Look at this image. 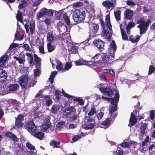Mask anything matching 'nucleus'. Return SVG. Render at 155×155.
<instances>
[{"instance_id": "32", "label": "nucleus", "mask_w": 155, "mask_h": 155, "mask_svg": "<svg viewBox=\"0 0 155 155\" xmlns=\"http://www.w3.org/2000/svg\"><path fill=\"white\" fill-rule=\"evenodd\" d=\"M26 55L28 57V59L29 61L30 64H33L34 63V61L32 54L31 53L28 52L26 53Z\"/></svg>"}, {"instance_id": "56", "label": "nucleus", "mask_w": 155, "mask_h": 155, "mask_svg": "<svg viewBox=\"0 0 155 155\" xmlns=\"http://www.w3.org/2000/svg\"><path fill=\"white\" fill-rule=\"evenodd\" d=\"M55 94L56 96V99L59 100L60 99V96L61 95L60 91L58 90L55 91Z\"/></svg>"}, {"instance_id": "58", "label": "nucleus", "mask_w": 155, "mask_h": 155, "mask_svg": "<svg viewBox=\"0 0 155 155\" xmlns=\"http://www.w3.org/2000/svg\"><path fill=\"white\" fill-rule=\"evenodd\" d=\"M154 111L152 110L150 111V117L151 120H153L155 117Z\"/></svg>"}, {"instance_id": "14", "label": "nucleus", "mask_w": 155, "mask_h": 155, "mask_svg": "<svg viewBox=\"0 0 155 155\" xmlns=\"http://www.w3.org/2000/svg\"><path fill=\"white\" fill-rule=\"evenodd\" d=\"M5 135L6 137L12 139L15 142H17L18 140L15 135L10 132H6L5 133Z\"/></svg>"}, {"instance_id": "41", "label": "nucleus", "mask_w": 155, "mask_h": 155, "mask_svg": "<svg viewBox=\"0 0 155 155\" xmlns=\"http://www.w3.org/2000/svg\"><path fill=\"white\" fill-rule=\"evenodd\" d=\"M7 60V58L6 56L5 55H3L0 58V67L4 64L6 62Z\"/></svg>"}, {"instance_id": "12", "label": "nucleus", "mask_w": 155, "mask_h": 155, "mask_svg": "<svg viewBox=\"0 0 155 155\" xmlns=\"http://www.w3.org/2000/svg\"><path fill=\"white\" fill-rule=\"evenodd\" d=\"M124 17L126 19H131L133 16L132 11L130 9H127L124 12Z\"/></svg>"}, {"instance_id": "45", "label": "nucleus", "mask_w": 155, "mask_h": 155, "mask_svg": "<svg viewBox=\"0 0 155 155\" xmlns=\"http://www.w3.org/2000/svg\"><path fill=\"white\" fill-rule=\"evenodd\" d=\"M36 82L37 81H35V79H33L31 80H30L29 84H28V88L31 87V86L34 87Z\"/></svg>"}, {"instance_id": "23", "label": "nucleus", "mask_w": 155, "mask_h": 155, "mask_svg": "<svg viewBox=\"0 0 155 155\" xmlns=\"http://www.w3.org/2000/svg\"><path fill=\"white\" fill-rule=\"evenodd\" d=\"M62 17L63 18L64 21L66 22V24L68 25H70V21L69 19V17L68 16L66 12H64L62 14Z\"/></svg>"}, {"instance_id": "18", "label": "nucleus", "mask_w": 155, "mask_h": 155, "mask_svg": "<svg viewBox=\"0 0 155 155\" xmlns=\"http://www.w3.org/2000/svg\"><path fill=\"white\" fill-rule=\"evenodd\" d=\"M105 21L106 25L111 32V31H112V26L110 23V17L109 15H107L106 16Z\"/></svg>"}, {"instance_id": "38", "label": "nucleus", "mask_w": 155, "mask_h": 155, "mask_svg": "<svg viewBox=\"0 0 155 155\" xmlns=\"http://www.w3.org/2000/svg\"><path fill=\"white\" fill-rule=\"evenodd\" d=\"M23 125V123L22 122L15 121L14 128L15 129L21 128L22 127Z\"/></svg>"}, {"instance_id": "11", "label": "nucleus", "mask_w": 155, "mask_h": 155, "mask_svg": "<svg viewBox=\"0 0 155 155\" xmlns=\"http://www.w3.org/2000/svg\"><path fill=\"white\" fill-rule=\"evenodd\" d=\"M102 4L104 7L107 8V9H110L111 8V10H112L115 6L114 4L110 1L105 0L102 2Z\"/></svg>"}, {"instance_id": "15", "label": "nucleus", "mask_w": 155, "mask_h": 155, "mask_svg": "<svg viewBox=\"0 0 155 155\" xmlns=\"http://www.w3.org/2000/svg\"><path fill=\"white\" fill-rule=\"evenodd\" d=\"M129 122L131 126H134L137 122V118L135 117V115L132 112L131 113Z\"/></svg>"}, {"instance_id": "35", "label": "nucleus", "mask_w": 155, "mask_h": 155, "mask_svg": "<svg viewBox=\"0 0 155 155\" xmlns=\"http://www.w3.org/2000/svg\"><path fill=\"white\" fill-rule=\"evenodd\" d=\"M121 12L120 10H117V11H114V15L116 20L118 21L120 19Z\"/></svg>"}, {"instance_id": "10", "label": "nucleus", "mask_w": 155, "mask_h": 155, "mask_svg": "<svg viewBox=\"0 0 155 155\" xmlns=\"http://www.w3.org/2000/svg\"><path fill=\"white\" fill-rule=\"evenodd\" d=\"M120 95L118 93H116L114 98L107 97L106 100L109 101L112 105H114L115 103H117L119 98Z\"/></svg>"}, {"instance_id": "26", "label": "nucleus", "mask_w": 155, "mask_h": 155, "mask_svg": "<svg viewBox=\"0 0 155 155\" xmlns=\"http://www.w3.org/2000/svg\"><path fill=\"white\" fill-rule=\"evenodd\" d=\"M120 29L123 40H128V37L127 35L122 28L121 25H120Z\"/></svg>"}, {"instance_id": "40", "label": "nucleus", "mask_w": 155, "mask_h": 155, "mask_svg": "<svg viewBox=\"0 0 155 155\" xmlns=\"http://www.w3.org/2000/svg\"><path fill=\"white\" fill-rule=\"evenodd\" d=\"M110 47L112 48L113 50L112 54H114V52L117 49L116 45L115 42L114 40L112 41L111 43L110 44Z\"/></svg>"}, {"instance_id": "9", "label": "nucleus", "mask_w": 155, "mask_h": 155, "mask_svg": "<svg viewBox=\"0 0 155 155\" xmlns=\"http://www.w3.org/2000/svg\"><path fill=\"white\" fill-rule=\"evenodd\" d=\"M102 55L101 53H97L95 54V55L93 56L91 58V60L90 61H91L92 63V64H91V67L92 66H96L97 64L100 63L99 62V61L100 60H99L98 61H96V60H98L99 58Z\"/></svg>"}, {"instance_id": "49", "label": "nucleus", "mask_w": 155, "mask_h": 155, "mask_svg": "<svg viewBox=\"0 0 155 155\" xmlns=\"http://www.w3.org/2000/svg\"><path fill=\"white\" fill-rule=\"evenodd\" d=\"M135 26V24L133 22H129L127 26L126 27V29H130L133 27H134Z\"/></svg>"}, {"instance_id": "27", "label": "nucleus", "mask_w": 155, "mask_h": 155, "mask_svg": "<svg viewBox=\"0 0 155 155\" xmlns=\"http://www.w3.org/2000/svg\"><path fill=\"white\" fill-rule=\"evenodd\" d=\"M140 38V36L138 35H137L135 38L132 35H131L130 37L129 40L133 43L137 42Z\"/></svg>"}, {"instance_id": "55", "label": "nucleus", "mask_w": 155, "mask_h": 155, "mask_svg": "<svg viewBox=\"0 0 155 155\" xmlns=\"http://www.w3.org/2000/svg\"><path fill=\"white\" fill-rule=\"evenodd\" d=\"M125 141V140H124V141L120 144V146L124 147H128L129 146V143L127 142H124Z\"/></svg>"}, {"instance_id": "60", "label": "nucleus", "mask_w": 155, "mask_h": 155, "mask_svg": "<svg viewBox=\"0 0 155 155\" xmlns=\"http://www.w3.org/2000/svg\"><path fill=\"white\" fill-rule=\"evenodd\" d=\"M155 68L153 65H150L149 67V74H152L155 71Z\"/></svg>"}, {"instance_id": "52", "label": "nucleus", "mask_w": 155, "mask_h": 155, "mask_svg": "<svg viewBox=\"0 0 155 155\" xmlns=\"http://www.w3.org/2000/svg\"><path fill=\"white\" fill-rule=\"evenodd\" d=\"M27 147L29 149L34 150H35V147L31 143L27 142L26 143Z\"/></svg>"}, {"instance_id": "22", "label": "nucleus", "mask_w": 155, "mask_h": 155, "mask_svg": "<svg viewBox=\"0 0 155 155\" xmlns=\"http://www.w3.org/2000/svg\"><path fill=\"white\" fill-rule=\"evenodd\" d=\"M35 137L40 140H42L44 137V133L41 132H36L33 135Z\"/></svg>"}, {"instance_id": "25", "label": "nucleus", "mask_w": 155, "mask_h": 155, "mask_svg": "<svg viewBox=\"0 0 155 155\" xmlns=\"http://www.w3.org/2000/svg\"><path fill=\"white\" fill-rule=\"evenodd\" d=\"M68 49L69 51L71 54H75L78 51L76 47L73 45L70 46V47L68 48Z\"/></svg>"}, {"instance_id": "63", "label": "nucleus", "mask_w": 155, "mask_h": 155, "mask_svg": "<svg viewBox=\"0 0 155 155\" xmlns=\"http://www.w3.org/2000/svg\"><path fill=\"white\" fill-rule=\"evenodd\" d=\"M24 47L26 50L29 51H31V48H30L29 45L28 44H24Z\"/></svg>"}, {"instance_id": "29", "label": "nucleus", "mask_w": 155, "mask_h": 155, "mask_svg": "<svg viewBox=\"0 0 155 155\" xmlns=\"http://www.w3.org/2000/svg\"><path fill=\"white\" fill-rule=\"evenodd\" d=\"M59 110V106L56 104L53 105L51 109V112L53 114H56Z\"/></svg>"}, {"instance_id": "44", "label": "nucleus", "mask_w": 155, "mask_h": 155, "mask_svg": "<svg viewBox=\"0 0 155 155\" xmlns=\"http://www.w3.org/2000/svg\"><path fill=\"white\" fill-rule=\"evenodd\" d=\"M28 5V3L26 1H24L21 2L18 5V7L19 9H22Z\"/></svg>"}, {"instance_id": "57", "label": "nucleus", "mask_w": 155, "mask_h": 155, "mask_svg": "<svg viewBox=\"0 0 155 155\" xmlns=\"http://www.w3.org/2000/svg\"><path fill=\"white\" fill-rule=\"evenodd\" d=\"M18 46L19 45L18 44L15 43H12L9 47V49L11 50Z\"/></svg>"}, {"instance_id": "34", "label": "nucleus", "mask_w": 155, "mask_h": 155, "mask_svg": "<svg viewBox=\"0 0 155 155\" xmlns=\"http://www.w3.org/2000/svg\"><path fill=\"white\" fill-rule=\"evenodd\" d=\"M94 123H87L84 127L85 129L86 130H90L93 128L94 126Z\"/></svg>"}, {"instance_id": "20", "label": "nucleus", "mask_w": 155, "mask_h": 155, "mask_svg": "<svg viewBox=\"0 0 155 155\" xmlns=\"http://www.w3.org/2000/svg\"><path fill=\"white\" fill-rule=\"evenodd\" d=\"M7 77L6 72L5 71H2L0 73V81L3 82L5 81Z\"/></svg>"}, {"instance_id": "33", "label": "nucleus", "mask_w": 155, "mask_h": 155, "mask_svg": "<svg viewBox=\"0 0 155 155\" xmlns=\"http://www.w3.org/2000/svg\"><path fill=\"white\" fill-rule=\"evenodd\" d=\"M16 18L18 21L22 22L23 17L22 12L19 10L16 16Z\"/></svg>"}, {"instance_id": "21", "label": "nucleus", "mask_w": 155, "mask_h": 155, "mask_svg": "<svg viewBox=\"0 0 155 155\" xmlns=\"http://www.w3.org/2000/svg\"><path fill=\"white\" fill-rule=\"evenodd\" d=\"M117 103H115V104L113 105H114V106L110 105V107L109 109V115H111V116H112L114 112L117 110Z\"/></svg>"}, {"instance_id": "37", "label": "nucleus", "mask_w": 155, "mask_h": 155, "mask_svg": "<svg viewBox=\"0 0 155 155\" xmlns=\"http://www.w3.org/2000/svg\"><path fill=\"white\" fill-rule=\"evenodd\" d=\"M34 61L36 63V65L38 67V64L40 63V61H41L40 59L35 54H34Z\"/></svg>"}, {"instance_id": "59", "label": "nucleus", "mask_w": 155, "mask_h": 155, "mask_svg": "<svg viewBox=\"0 0 155 155\" xmlns=\"http://www.w3.org/2000/svg\"><path fill=\"white\" fill-rule=\"evenodd\" d=\"M54 12L52 10H48L47 9L46 14L50 16H52L53 15Z\"/></svg>"}, {"instance_id": "8", "label": "nucleus", "mask_w": 155, "mask_h": 155, "mask_svg": "<svg viewBox=\"0 0 155 155\" xmlns=\"http://www.w3.org/2000/svg\"><path fill=\"white\" fill-rule=\"evenodd\" d=\"M95 46L99 50L101 51L104 49V45L105 43L103 41L99 39L95 40L93 41Z\"/></svg>"}, {"instance_id": "54", "label": "nucleus", "mask_w": 155, "mask_h": 155, "mask_svg": "<svg viewBox=\"0 0 155 155\" xmlns=\"http://www.w3.org/2000/svg\"><path fill=\"white\" fill-rule=\"evenodd\" d=\"M61 92L64 96L66 97L71 98H74V96H72L66 93L63 90H62Z\"/></svg>"}, {"instance_id": "36", "label": "nucleus", "mask_w": 155, "mask_h": 155, "mask_svg": "<svg viewBox=\"0 0 155 155\" xmlns=\"http://www.w3.org/2000/svg\"><path fill=\"white\" fill-rule=\"evenodd\" d=\"M47 39L49 42H51L54 39V35L52 32H49L47 35Z\"/></svg>"}, {"instance_id": "19", "label": "nucleus", "mask_w": 155, "mask_h": 155, "mask_svg": "<svg viewBox=\"0 0 155 155\" xmlns=\"http://www.w3.org/2000/svg\"><path fill=\"white\" fill-rule=\"evenodd\" d=\"M56 62L58 64V65L56 66V68L58 71H61L62 72H64L65 70L64 69H63L62 65V63L60 61L58 60H57Z\"/></svg>"}, {"instance_id": "46", "label": "nucleus", "mask_w": 155, "mask_h": 155, "mask_svg": "<svg viewBox=\"0 0 155 155\" xmlns=\"http://www.w3.org/2000/svg\"><path fill=\"white\" fill-rule=\"evenodd\" d=\"M72 66V64L71 62H67L65 64L64 70L68 71L71 68Z\"/></svg>"}, {"instance_id": "61", "label": "nucleus", "mask_w": 155, "mask_h": 155, "mask_svg": "<svg viewBox=\"0 0 155 155\" xmlns=\"http://www.w3.org/2000/svg\"><path fill=\"white\" fill-rule=\"evenodd\" d=\"M34 72L35 75L36 76H38L40 74V70L38 69H35L34 70Z\"/></svg>"}, {"instance_id": "53", "label": "nucleus", "mask_w": 155, "mask_h": 155, "mask_svg": "<svg viewBox=\"0 0 155 155\" xmlns=\"http://www.w3.org/2000/svg\"><path fill=\"white\" fill-rule=\"evenodd\" d=\"M149 141V136H147L145 139L142 143V145L143 146L146 145V144Z\"/></svg>"}, {"instance_id": "6", "label": "nucleus", "mask_w": 155, "mask_h": 155, "mask_svg": "<svg viewBox=\"0 0 155 155\" xmlns=\"http://www.w3.org/2000/svg\"><path fill=\"white\" fill-rule=\"evenodd\" d=\"M50 118L48 116L44 118V123L42 126V130L44 132L47 130L51 126V123L50 121Z\"/></svg>"}, {"instance_id": "28", "label": "nucleus", "mask_w": 155, "mask_h": 155, "mask_svg": "<svg viewBox=\"0 0 155 155\" xmlns=\"http://www.w3.org/2000/svg\"><path fill=\"white\" fill-rule=\"evenodd\" d=\"M14 58L17 61H18V63L20 64H24L25 62V58L24 57L19 56L18 57L16 56H14Z\"/></svg>"}, {"instance_id": "48", "label": "nucleus", "mask_w": 155, "mask_h": 155, "mask_svg": "<svg viewBox=\"0 0 155 155\" xmlns=\"http://www.w3.org/2000/svg\"><path fill=\"white\" fill-rule=\"evenodd\" d=\"M65 124V121H60L57 123L56 124V126L57 127H59L62 128V126L64 125Z\"/></svg>"}, {"instance_id": "1", "label": "nucleus", "mask_w": 155, "mask_h": 155, "mask_svg": "<svg viewBox=\"0 0 155 155\" xmlns=\"http://www.w3.org/2000/svg\"><path fill=\"white\" fill-rule=\"evenodd\" d=\"M85 17V12L82 9H76L73 14V18L76 23H80L84 21Z\"/></svg>"}, {"instance_id": "30", "label": "nucleus", "mask_w": 155, "mask_h": 155, "mask_svg": "<svg viewBox=\"0 0 155 155\" xmlns=\"http://www.w3.org/2000/svg\"><path fill=\"white\" fill-rule=\"evenodd\" d=\"M110 123V120L109 118H107L105 120L103 121L101 123V124L103 125V127L104 128H107Z\"/></svg>"}, {"instance_id": "13", "label": "nucleus", "mask_w": 155, "mask_h": 155, "mask_svg": "<svg viewBox=\"0 0 155 155\" xmlns=\"http://www.w3.org/2000/svg\"><path fill=\"white\" fill-rule=\"evenodd\" d=\"M73 112H76L75 108L73 107H68L64 110V115L67 116Z\"/></svg>"}, {"instance_id": "5", "label": "nucleus", "mask_w": 155, "mask_h": 155, "mask_svg": "<svg viewBox=\"0 0 155 155\" xmlns=\"http://www.w3.org/2000/svg\"><path fill=\"white\" fill-rule=\"evenodd\" d=\"M29 77L27 75H22L19 77L18 83L21 88L25 89L27 87Z\"/></svg>"}, {"instance_id": "16", "label": "nucleus", "mask_w": 155, "mask_h": 155, "mask_svg": "<svg viewBox=\"0 0 155 155\" xmlns=\"http://www.w3.org/2000/svg\"><path fill=\"white\" fill-rule=\"evenodd\" d=\"M9 91L10 92H12L18 90L19 88V86L18 84H15L10 85L8 87Z\"/></svg>"}, {"instance_id": "17", "label": "nucleus", "mask_w": 155, "mask_h": 155, "mask_svg": "<svg viewBox=\"0 0 155 155\" xmlns=\"http://www.w3.org/2000/svg\"><path fill=\"white\" fill-rule=\"evenodd\" d=\"M47 9L44 8L39 11L37 15V17L38 19H40L46 14Z\"/></svg>"}, {"instance_id": "3", "label": "nucleus", "mask_w": 155, "mask_h": 155, "mask_svg": "<svg viewBox=\"0 0 155 155\" xmlns=\"http://www.w3.org/2000/svg\"><path fill=\"white\" fill-rule=\"evenodd\" d=\"M114 57V54L111 53L107 54V53H103L101 57V59L99 61V62L100 64H110V61L113 59Z\"/></svg>"}, {"instance_id": "62", "label": "nucleus", "mask_w": 155, "mask_h": 155, "mask_svg": "<svg viewBox=\"0 0 155 155\" xmlns=\"http://www.w3.org/2000/svg\"><path fill=\"white\" fill-rule=\"evenodd\" d=\"M94 121V120L92 117H87V123H91Z\"/></svg>"}, {"instance_id": "24", "label": "nucleus", "mask_w": 155, "mask_h": 155, "mask_svg": "<svg viewBox=\"0 0 155 155\" xmlns=\"http://www.w3.org/2000/svg\"><path fill=\"white\" fill-rule=\"evenodd\" d=\"M51 146H52L55 148H59V145L60 144V142L59 141H56L54 140H51L49 143Z\"/></svg>"}, {"instance_id": "64", "label": "nucleus", "mask_w": 155, "mask_h": 155, "mask_svg": "<svg viewBox=\"0 0 155 155\" xmlns=\"http://www.w3.org/2000/svg\"><path fill=\"white\" fill-rule=\"evenodd\" d=\"M81 137V136L76 135L73 137L72 139V140L73 142H75L77 141Z\"/></svg>"}, {"instance_id": "50", "label": "nucleus", "mask_w": 155, "mask_h": 155, "mask_svg": "<svg viewBox=\"0 0 155 155\" xmlns=\"http://www.w3.org/2000/svg\"><path fill=\"white\" fill-rule=\"evenodd\" d=\"M24 119V116L22 114H19L18 117L16 118L15 121L22 122Z\"/></svg>"}, {"instance_id": "31", "label": "nucleus", "mask_w": 155, "mask_h": 155, "mask_svg": "<svg viewBox=\"0 0 155 155\" xmlns=\"http://www.w3.org/2000/svg\"><path fill=\"white\" fill-rule=\"evenodd\" d=\"M81 65H85L89 67H91V64H92V63L91 61H87L84 60H80Z\"/></svg>"}, {"instance_id": "43", "label": "nucleus", "mask_w": 155, "mask_h": 155, "mask_svg": "<svg viewBox=\"0 0 155 155\" xmlns=\"http://www.w3.org/2000/svg\"><path fill=\"white\" fill-rule=\"evenodd\" d=\"M99 29L98 24L93 23L92 25V31L94 33H97Z\"/></svg>"}, {"instance_id": "42", "label": "nucleus", "mask_w": 155, "mask_h": 155, "mask_svg": "<svg viewBox=\"0 0 155 155\" xmlns=\"http://www.w3.org/2000/svg\"><path fill=\"white\" fill-rule=\"evenodd\" d=\"M47 46L48 51L49 52L52 51L55 48L54 46L52 45L51 42L48 43Z\"/></svg>"}, {"instance_id": "2", "label": "nucleus", "mask_w": 155, "mask_h": 155, "mask_svg": "<svg viewBox=\"0 0 155 155\" xmlns=\"http://www.w3.org/2000/svg\"><path fill=\"white\" fill-rule=\"evenodd\" d=\"M151 22L150 19L147 20V21L146 22L143 18H141L137 21V23L139 24L137 26V27L140 28V34L146 33Z\"/></svg>"}, {"instance_id": "51", "label": "nucleus", "mask_w": 155, "mask_h": 155, "mask_svg": "<svg viewBox=\"0 0 155 155\" xmlns=\"http://www.w3.org/2000/svg\"><path fill=\"white\" fill-rule=\"evenodd\" d=\"M52 103V100L50 98V96H49V97H47V99H46V100L45 103L46 105L48 106H49Z\"/></svg>"}, {"instance_id": "39", "label": "nucleus", "mask_w": 155, "mask_h": 155, "mask_svg": "<svg viewBox=\"0 0 155 155\" xmlns=\"http://www.w3.org/2000/svg\"><path fill=\"white\" fill-rule=\"evenodd\" d=\"M91 111L88 113L89 116H93L96 113V110L94 106H91Z\"/></svg>"}, {"instance_id": "7", "label": "nucleus", "mask_w": 155, "mask_h": 155, "mask_svg": "<svg viewBox=\"0 0 155 155\" xmlns=\"http://www.w3.org/2000/svg\"><path fill=\"white\" fill-rule=\"evenodd\" d=\"M99 90L102 93L110 97H112L114 93L112 90L109 87H101L99 88Z\"/></svg>"}, {"instance_id": "47", "label": "nucleus", "mask_w": 155, "mask_h": 155, "mask_svg": "<svg viewBox=\"0 0 155 155\" xmlns=\"http://www.w3.org/2000/svg\"><path fill=\"white\" fill-rule=\"evenodd\" d=\"M29 29L31 35L34 34V31L35 29V25L34 23H30L29 25Z\"/></svg>"}, {"instance_id": "4", "label": "nucleus", "mask_w": 155, "mask_h": 155, "mask_svg": "<svg viewBox=\"0 0 155 155\" xmlns=\"http://www.w3.org/2000/svg\"><path fill=\"white\" fill-rule=\"evenodd\" d=\"M25 127L26 129L32 135H33L37 131V126L35 125L33 120L27 122Z\"/></svg>"}]
</instances>
